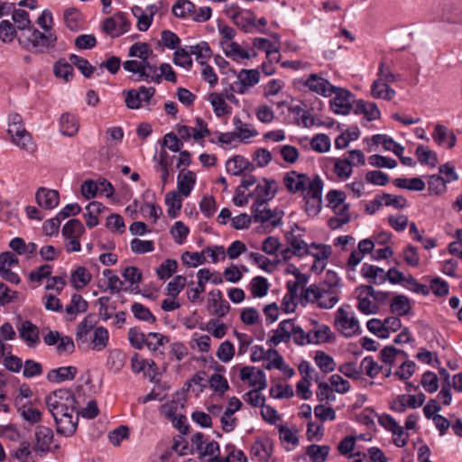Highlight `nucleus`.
Returning <instances> with one entry per match:
<instances>
[{
    "label": "nucleus",
    "instance_id": "nucleus-1",
    "mask_svg": "<svg viewBox=\"0 0 462 462\" xmlns=\"http://www.w3.org/2000/svg\"><path fill=\"white\" fill-rule=\"evenodd\" d=\"M45 402L52 417L78 411V402L73 392L69 389H59L52 392L46 397Z\"/></svg>",
    "mask_w": 462,
    "mask_h": 462
},
{
    "label": "nucleus",
    "instance_id": "nucleus-2",
    "mask_svg": "<svg viewBox=\"0 0 462 462\" xmlns=\"http://www.w3.org/2000/svg\"><path fill=\"white\" fill-rule=\"evenodd\" d=\"M18 42L23 48L26 50H30V47L32 46L35 51L44 52L55 46L57 36L51 32H42L38 29L32 27L27 34L23 32L18 38Z\"/></svg>",
    "mask_w": 462,
    "mask_h": 462
},
{
    "label": "nucleus",
    "instance_id": "nucleus-3",
    "mask_svg": "<svg viewBox=\"0 0 462 462\" xmlns=\"http://www.w3.org/2000/svg\"><path fill=\"white\" fill-rule=\"evenodd\" d=\"M301 296L307 302H316L321 309H330L338 301L336 290L321 285H310L303 289Z\"/></svg>",
    "mask_w": 462,
    "mask_h": 462
},
{
    "label": "nucleus",
    "instance_id": "nucleus-4",
    "mask_svg": "<svg viewBox=\"0 0 462 462\" xmlns=\"http://www.w3.org/2000/svg\"><path fill=\"white\" fill-rule=\"evenodd\" d=\"M323 182L319 175H315L310 179L306 173H299L296 171H291L285 173L283 177V184L291 194L300 193L304 196L310 190V187L314 182Z\"/></svg>",
    "mask_w": 462,
    "mask_h": 462
},
{
    "label": "nucleus",
    "instance_id": "nucleus-5",
    "mask_svg": "<svg viewBox=\"0 0 462 462\" xmlns=\"http://www.w3.org/2000/svg\"><path fill=\"white\" fill-rule=\"evenodd\" d=\"M349 305L340 307L335 318V325L337 329L346 337H353L359 329L358 320L347 310Z\"/></svg>",
    "mask_w": 462,
    "mask_h": 462
},
{
    "label": "nucleus",
    "instance_id": "nucleus-6",
    "mask_svg": "<svg viewBox=\"0 0 462 462\" xmlns=\"http://www.w3.org/2000/svg\"><path fill=\"white\" fill-rule=\"evenodd\" d=\"M131 23L124 13L118 12L114 16L106 18L103 22V31L112 36L119 37L128 32Z\"/></svg>",
    "mask_w": 462,
    "mask_h": 462
},
{
    "label": "nucleus",
    "instance_id": "nucleus-7",
    "mask_svg": "<svg viewBox=\"0 0 462 462\" xmlns=\"http://www.w3.org/2000/svg\"><path fill=\"white\" fill-rule=\"evenodd\" d=\"M323 186L324 182H314L310 187V190L302 196L305 201V211L309 216L315 217L321 209Z\"/></svg>",
    "mask_w": 462,
    "mask_h": 462
},
{
    "label": "nucleus",
    "instance_id": "nucleus-8",
    "mask_svg": "<svg viewBox=\"0 0 462 462\" xmlns=\"http://www.w3.org/2000/svg\"><path fill=\"white\" fill-rule=\"evenodd\" d=\"M335 97L330 101V106L334 113L347 115L352 109L354 103L353 94L342 88L335 87L333 90Z\"/></svg>",
    "mask_w": 462,
    "mask_h": 462
},
{
    "label": "nucleus",
    "instance_id": "nucleus-9",
    "mask_svg": "<svg viewBox=\"0 0 462 462\" xmlns=\"http://www.w3.org/2000/svg\"><path fill=\"white\" fill-rule=\"evenodd\" d=\"M251 208L255 223L264 224L270 221L273 227L282 224V216H278V213L267 208L266 203L254 202Z\"/></svg>",
    "mask_w": 462,
    "mask_h": 462
},
{
    "label": "nucleus",
    "instance_id": "nucleus-10",
    "mask_svg": "<svg viewBox=\"0 0 462 462\" xmlns=\"http://www.w3.org/2000/svg\"><path fill=\"white\" fill-rule=\"evenodd\" d=\"M79 412L53 416L56 423V432L59 435L71 437L77 430Z\"/></svg>",
    "mask_w": 462,
    "mask_h": 462
},
{
    "label": "nucleus",
    "instance_id": "nucleus-11",
    "mask_svg": "<svg viewBox=\"0 0 462 462\" xmlns=\"http://www.w3.org/2000/svg\"><path fill=\"white\" fill-rule=\"evenodd\" d=\"M304 86L307 87L310 91L323 97H330L333 94L335 88L328 79L316 73L310 74L309 76V78L304 82Z\"/></svg>",
    "mask_w": 462,
    "mask_h": 462
},
{
    "label": "nucleus",
    "instance_id": "nucleus-12",
    "mask_svg": "<svg viewBox=\"0 0 462 462\" xmlns=\"http://www.w3.org/2000/svg\"><path fill=\"white\" fill-rule=\"evenodd\" d=\"M8 134L12 137L13 143L21 149L25 151L32 149V137L25 130L23 124L9 125Z\"/></svg>",
    "mask_w": 462,
    "mask_h": 462
},
{
    "label": "nucleus",
    "instance_id": "nucleus-13",
    "mask_svg": "<svg viewBox=\"0 0 462 462\" xmlns=\"http://www.w3.org/2000/svg\"><path fill=\"white\" fill-rule=\"evenodd\" d=\"M37 204L44 209H52L59 205L60 195L55 189L39 188L35 194Z\"/></svg>",
    "mask_w": 462,
    "mask_h": 462
},
{
    "label": "nucleus",
    "instance_id": "nucleus-14",
    "mask_svg": "<svg viewBox=\"0 0 462 462\" xmlns=\"http://www.w3.org/2000/svg\"><path fill=\"white\" fill-rule=\"evenodd\" d=\"M53 431L51 428L45 426H37L35 430V450L42 453H47L51 449V444L53 441Z\"/></svg>",
    "mask_w": 462,
    "mask_h": 462
},
{
    "label": "nucleus",
    "instance_id": "nucleus-15",
    "mask_svg": "<svg viewBox=\"0 0 462 462\" xmlns=\"http://www.w3.org/2000/svg\"><path fill=\"white\" fill-rule=\"evenodd\" d=\"M293 329L292 319H285L280 322L277 329L273 330V335L268 340L272 346H277L282 342L288 343L291 340Z\"/></svg>",
    "mask_w": 462,
    "mask_h": 462
},
{
    "label": "nucleus",
    "instance_id": "nucleus-16",
    "mask_svg": "<svg viewBox=\"0 0 462 462\" xmlns=\"http://www.w3.org/2000/svg\"><path fill=\"white\" fill-rule=\"evenodd\" d=\"M20 337L26 343L29 347H32L40 343L39 328L30 320L22 322L18 328Z\"/></svg>",
    "mask_w": 462,
    "mask_h": 462
},
{
    "label": "nucleus",
    "instance_id": "nucleus-17",
    "mask_svg": "<svg viewBox=\"0 0 462 462\" xmlns=\"http://www.w3.org/2000/svg\"><path fill=\"white\" fill-rule=\"evenodd\" d=\"M226 167L227 172L235 176H240L245 171H253L255 169L254 165L242 155H235L229 159L226 163Z\"/></svg>",
    "mask_w": 462,
    "mask_h": 462
},
{
    "label": "nucleus",
    "instance_id": "nucleus-18",
    "mask_svg": "<svg viewBox=\"0 0 462 462\" xmlns=\"http://www.w3.org/2000/svg\"><path fill=\"white\" fill-rule=\"evenodd\" d=\"M229 405L235 406L234 410L226 409L220 420L222 424V429L226 432H230L234 430V429L236 428L237 419L232 416L236 411L240 410V408L242 407V402L238 398L231 397L229 399Z\"/></svg>",
    "mask_w": 462,
    "mask_h": 462
},
{
    "label": "nucleus",
    "instance_id": "nucleus-19",
    "mask_svg": "<svg viewBox=\"0 0 462 462\" xmlns=\"http://www.w3.org/2000/svg\"><path fill=\"white\" fill-rule=\"evenodd\" d=\"M432 137L438 144L446 145L448 149H452L456 145L457 137L455 134L443 125L438 124L435 126Z\"/></svg>",
    "mask_w": 462,
    "mask_h": 462
},
{
    "label": "nucleus",
    "instance_id": "nucleus-20",
    "mask_svg": "<svg viewBox=\"0 0 462 462\" xmlns=\"http://www.w3.org/2000/svg\"><path fill=\"white\" fill-rule=\"evenodd\" d=\"M264 184H258L255 189L256 199L254 202L267 203L274 198L277 192V184L274 180L263 179Z\"/></svg>",
    "mask_w": 462,
    "mask_h": 462
},
{
    "label": "nucleus",
    "instance_id": "nucleus-21",
    "mask_svg": "<svg viewBox=\"0 0 462 462\" xmlns=\"http://www.w3.org/2000/svg\"><path fill=\"white\" fill-rule=\"evenodd\" d=\"M78 373L76 366H61L56 369H51L48 374L47 379L51 383H61L64 381H71L75 378Z\"/></svg>",
    "mask_w": 462,
    "mask_h": 462
},
{
    "label": "nucleus",
    "instance_id": "nucleus-22",
    "mask_svg": "<svg viewBox=\"0 0 462 462\" xmlns=\"http://www.w3.org/2000/svg\"><path fill=\"white\" fill-rule=\"evenodd\" d=\"M183 172L184 170H180L178 175V189L181 195L188 197L196 182V176L191 171H188L185 173Z\"/></svg>",
    "mask_w": 462,
    "mask_h": 462
},
{
    "label": "nucleus",
    "instance_id": "nucleus-23",
    "mask_svg": "<svg viewBox=\"0 0 462 462\" xmlns=\"http://www.w3.org/2000/svg\"><path fill=\"white\" fill-rule=\"evenodd\" d=\"M60 132L64 135L74 136L79 131V122L74 115L64 113L60 119Z\"/></svg>",
    "mask_w": 462,
    "mask_h": 462
},
{
    "label": "nucleus",
    "instance_id": "nucleus-24",
    "mask_svg": "<svg viewBox=\"0 0 462 462\" xmlns=\"http://www.w3.org/2000/svg\"><path fill=\"white\" fill-rule=\"evenodd\" d=\"M91 279L90 272L83 266H79L72 272L70 282L77 290H81L90 282Z\"/></svg>",
    "mask_w": 462,
    "mask_h": 462
},
{
    "label": "nucleus",
    "instance_id": "nucleus-25",
    "mask_svg": "<svg viewBox=\"0 0 462 462\" xmlns=\"http://www.w3.org/2000/svg\"><path fill=\"white\" fill-rule=\"evenodd\" d=\"M371 95L374 98L390 101L395 96V91L385 82L374 80L371 86Z\"/></svg>",
    "mask_w": 462,
    "mask_h": 462
},
{
    "label": "nucleus",
    "instance_id": "nucleus-26",
    "mask_svg": "<svg viewBox=\"0 0 462 462\" xmlns=\"http://www.w3.org/2000/svg\"><path fill=\"white\" fill-rule=\"evenodd\" d=\"M88 309V301L80 294L74 293L70 303L66 305L65 311L68 315L75 317L79 313L86 312Z\"/></svg>",
    "mask_w": 462,
    "mask_h": 462
},
{
    "label": "nucleus",
    "instance_id": "nucleus-27",
    "mask_svg": "<svg viewBox=\"0 0 462 462\" xmlns=\"http://www.w3.org/2000/svg\"><path fill=\"white\" fill-rule=\"evenodd\" d=\"M390 308L391 311L398 316L408 315L411 310L410 300L402 294L393 298Z\"/></svg>",
    "mask_w": 462,
    "mask_h": 462
},
{
    "label": "nucleus",
    "instance_id": "nucleus-28",
    "mask_svg": "<svg viewBox=\"0 0 462 462\" xmlns=\"http://www.w3.org/2000/svg\"><path fill=\"white\" fill-rule=\"evenodd\" d=\"M288 244H290L292 250V254L297 256H303L309 254V245L300 237L293 235V230L285 235Z\"/></svg>",
    "mask_w": 462,
    "mask_h": 462
},
{
    "label": "nucleus",
    "instance_id": "nucleus-29",
    "mask_svg": "<svg viewBox=\"0 0 462 462\" xmlns=\"http://www.w3.org/2000/svg\"><path fill=\"white\" fill-rule=\"evenodd\" d=\"M85 232V227L81 221L73 218L69 220L62 227V236L65 238H75V236H81Z\"/></svg>",
    "mask_w": 462,
    "mask_h": 462
},
{
    "label": "nucleus",
    "instance_id": "nucleus-30",
    "mask_svg": "<svg viewBox=\"0 0 462 462\" xmlns=\"http://www.w3.org/2000/svg\"><path fill=\"white\" fill-rule=\"evenodd\" d=\"M109 339L108 331L104 327H97L94 330L93 337L91 339L92 348L97 351H101L107 346Z\"/></svg>",
    "mask_w": 462,
    "mask_h": 462
},
{
    "label": "nucleus",
    "instance_id": "nucleus-31",
    "mask_svg": "<svg viewBox=\"0 0 462 462\" xmlns=\"http://www.w3.org/2000/svg\"><path fill=\"white\" fill-rule=\"evenodd\" d=\"M171 11L176 17H191L192 13H195V5L189 0H178L173 5Z\"/></svg>",
    "mask_w": 462,
    "mask_h": 462
},
{
    "label": "nucleus",
    "instance_id": "nucleus-32",
    "mask_svg": "<svg viewBox=\"0 0 462 462\" xmlns=\"http://www.w3.org/2000/svg\"><path fill=\"white\" fill-rule=\"evenodd\" d=\"M250 290L252 296L254 298H262L268 293L269 283L266 278L256 276L250 282Z\"/></svg>",
    "mask_w": 462,
    "mask_h": 462
},
{
    "label": "nucleus",
    "instance_id": "nucleus-33",
    "mask_svg": "<svg viewBox=\"0 0 462 462\" xmlns=\"http://www.w3.org/2000/svg\"><path fill=\"white\" fill-rule=\"evenodd\" d=\"M165 203L168 206V216L171 218L177 217L181 208V199L177 191H171L166 194Z\"/></svg>",
    "mask_w": 462,
    "mask_h": 462
},
{
    "label": "nucleus",
    "instance_id": "nucleus-34",
    "mask_svg": "<svg viewBox=\"0 0 462 462\" xmlns=\"http://www.w3.org/2000/svg\"><path fill=\"white\" fill-rule=\"evenodd\" d=\"M260 74L257 69H242L238 74L237 82L243 88L253 87L259 82Z\"/></svg>",
    "mask_w": 462,
    "mask_h": 462
},
{
    "label": "nucleus",
    "instance_id": "nucleus-35",
    "mask_svg": "<svg viewBox=\"0 0 462 462\" xmlns=\"http://www.w3.org/2000/svg\"><path fill=\"white\" fill-rule=\"evenodd\" d=\"M12 19L16 24L18 30L23 32L27 30L30 32L32 29V22L29 18V14L25 10L16 9L12 14Z\"/></svg>",
    "mask_w": 462,
    "mask_h": 462
},
{
    "label": "nucleus",
    "instance_id": "nucleus-36",
    "mask_svg": "<svg viewBox=\"0 0 462 462\" xmlns=\"http://www.w3.org/2000/svg\"><path fill=\"white\" fill-rule=\"evenodd\" d=\"M415 154L421 164H429L431 167H435L438 163L437 154L423 145H419L416 148Z\"/></svg>",
    "mask_w": 462,
    "mask_h": 462
},
{
    "label": "nucleus",
    "instance_id": "nucleus-37",
    "mask_svg": "<svg viewBox=\"0 0 462 462\" xmlns=\"http://www.w3.org/2000/svg\"><path fill=\"white\" fill-rule=\"evenodd\" d=\"M315 362L319 369L325 374L333 372L336 368V363L333 357L323 351H318L316 353Z\"/></svg>",
    "mask_w": 462,
    "mask_h": 462
},
{
    "label": "nucleus",
    "instance_id": "nucleus-38",
    "mask_svg": "<svg viewBox=\"0 0 462 462\" xmlns=\"http://www.w3.org/2000/svg\"><path fill=\"white\" fill-rule=\"evenodd\" d=\"M272 448L261 440H255L251 447V454L260 462H268L271 457Z\"/></svg>",
    "mask_w": 462,
    "mask_h": 462
},
{
    "label": "nucleus",
    "instance_id": "nucleus-39",
    "mask_svg": "<svg viewBox=\"0 0 462 462\" xmlns=\"http://www.w3.org/2000/svg\"><path fill=\"white\" fill-rule=\"evenodd\" d=\"M461 10L453 3H446L442 7V18L451 23H458L461 20Z\"/></svg>",
    "mask_w": 462,
    "mask_h": 462
},
{
    "label": "nucleus",
    "instance_id": "nucleus-40",
    "mask_svg": "<svg viewBox=\"0 0 462 462\" xmlns=\"http://www.w3.org/2000/svg\"><path fill=\"white\" fill-rule=\"evenodd\" d=\"M208 99L217 116L227 115L231 112V107L226 105L222 96L218 93H211Z\"/></svg>",
    "mask_w": 462,
    "mask_h": 462
},
{
    "label": "nucleus",
    "instance_id": "nucleus-41",
    "mask_svg": "<svg viewBox=\"0 0 462 462\" xmlns=\"http://www.w3.org/2000/svg\"><path fill=\"white\" fill-rule=\"evenodd\" d=\"M170 342V337L161 333L150 332L147 334L145 346L153 353H157L159 346Z\"/></svg>",
    "mask_w": 462,
    "mask_h": 462
},
{
    "label": "nucleus",
    "instance_id": "nucleus-42",
    "mask_svg": "<svg viewBox=\"0 0 462 462\" xmlns=\"http://www.w3.org/2000/svg\"><path fill=\"white\" fill-rule=\"evenodd\" d=\"M178 268V262L174 259H166L156 269L157 276L160 280H167L171 278Z\"/></svg>",
    "mask_w": 462,
    "mask_h": 462
},
{
    "label": "nucleus",
    "instance_id": "nucleus-43",
    "mask_svg": "<svg viewBox=\"0 0 462 462\" xmlns=\"http://www.w3.org/2000/svg\"><path fill=\"white\" fill-rule=\"evenodd\" d=\"M153 53L150 45L146 42H135L129 49L130 57H137L142 61L148 60Z\"/></svg>",
    "mask_w": 462,
    "mask_h": 462
},
{
    "label": "nucleus",
    "instance_id": "nucleus-44",
    "mask_svg": "<svg viewBox=\"0 0 462 462\" xmlns=\"http://www.w3.org/2000/svg\"><path fill=\"white\" fill-rule=\"evenodd\" d=\"M94 314H88L85 319L78 325L76 338L77 340L85 341L87 336L94 328L96 321L94 320Z\"/></svg>",
    "mask_w": 462,
    "mask_h": 462
},
{
    "label": "nucleus",
    "instance_id": "nucleus-45",
    "mask_svg": "<svg viewBox=\"0 0 462 462\" xmlns=\"http://www.w3.org/2000/svg\"><path fill=\"white\" fill-rule=\"evenodd\" d=\"M69 62L76 66L86 78H90L94 72V67L88 60L76 54H71L69 58Z\"/></svg>",
    "mask_w": 462,
    "mask_h": 462
},
{
    "label": "nucleus",
    "instance_id": "nucleus-46",
    "mask_svg": "<svg viewBox=\"0 0 462 462\" xmlns=\"http://www.w3.org/2000/svg\"><path fill=\"white\" fill-rule=\"evenodd\" d=\"M330 448L328 446H318L312 444L307 448V455L314 462H324L329 453Z\"/></svg>",
    "mask_w": 462,
    "mask_h": 462
},
{
    "label": "nucleus",
    "instance_id": "nucleus-47",
    "mask_svg": "<svg viewBox=\"0 0 462 462\" xmlns=\"http://www.w3.org/2000/svg\"><path fill=\"white\" fill-rule=\"evenodd\" d=\"M54 73L57 77L69 81L73 79V67L71 63L60 60L54 64Z\"/></svg>",
    "mask_w": 462,
    "mask_h": 462
},
{
    "label": "nucleus",
    "instance_id": "nucleus-48",
    "mask_svg": "<svg viewBox=\"0 0 462 462\" xmlns=\"http://www.w3.org/2000/svg\"><path fill=\"white\" fill-rule=\"evenodd\" d=\"M189 51L191 55H195L197 60H203L206 61L207 60H209L212 56V51L206 42H201L200 43L190 46Z\"/></svg>",
    "mask_w": 462,
    "mask_h": 462
},
{
    "label": "nucleus",
    "instance_id": "nucleus-49",
    "mask_svg": "<svg viewBox=\"0 0 462 462\" xmlns=\"http://www.w3.org/2000/svg\"><path fill=\"white\" fill-rule=\"evenodd\" d=\"M311 331L312 335L309 344L326 343L332 339L330 328L326 325H322L319 328Z\"/></svg>",
    "mask_w": 462,
    "mask_h": 462
},
{
    "label": "nucleus",
    "instance_id": "nucleus-50",
    "mask_svg": "<svg viewBox=\"0 0 462 462\" xmlns=\"http://www.w3.org/2000/svg\"><path fill=\"white\" fill-rule=\"evenodd\" d=\"M173 62L177 66L190 69L192 66L190 51H186L183 48L177 49L173 54Z\"/></svg>",
    "mask_w": 462,
    "mask_h": 462
},
{
    "label": "nucleus",
    "instance_id": "nucleus-51",
    "mask_svg": "<svg viewBox=\"0 0 462 462\" xmlns=\"http://www.w3.org/2000/svg\"><path fill=\"white\" fill-rule=\"evenodd\" d=\"M131 310L134 316L140 320L150 321L151 323L156 321V318L150 310L139 302H134L131 307Z\"/></svg>",
    "mask_w": 462,
    "mask_h": 462
},
{
    "label": "nucleus",
    "instance_id": "nucleus-52",
    "mask_svg": "<svg viewBox=\"0 0 462 462\" xmlns=\"http://www.w3.org/2000/svg\"><path fill=\"white\" fill-rule=\"evenodd\" d=\"M429 191L435 195H440L447 190V182L444 180V177L440 175H431L430 176L429 181Z\"/></svg>",
    "mask_w": 462,
    "mask_h": 462
},
{
    "label": "nucleus",
    "instance_id": "nucleus-53",
    "mask_svg": "<svg viewBox=\"0 0 462 462\" xmlns=\"http://www.w3.org/2000/svg\"><path fill=\"white\" fill-rule=\"evenodd\" d=\"M361 372L365 370V374L371 377H375L381 371L383 366L379 365L371 356L365 357L360 365Z\"/></svg>",
    "mask_w": 462,
    "mask_h": 462
},
{
    "label": "nucleus",
    "instance_id": "nucleus-54",
    "mask_svg": "<svg viewBox=\"0 0 462 462\" xmlns=\"http://www.w3.org/2000/svg\"><path fill=\"white\" fill-rule=\"evenodd\" d=\"M420 383L430 393H435L439 389L438 376L431 371H427L422 374Z\"/></svg>",
    "mask_w": 462,
    "mask_h": 462
},
{
    "label": "nucleus",
    "instance_id": "nucleus-55",
    "mask_svg": "<svg viewBox=\"0 0 462 462\" xmlns=\"http://www.w3.org/2000/svg\"><path fill=\"white\" fill-rule=\"evenodd\" d=\"M128 338L133 347L141 350L145 346L147 334L139 331L137 328H131L128 331Z\"/></svg>",
    "mask_w": 462,
    "mask_h": 462
},
{
    "label": "nucleus",
    "instance_id": "nucleus-56",
    "mask_svg": "<svg viewBox=\"0 0 462 462\" xmlns=\"http://www.w3.org/2000/svg\"><path fill=\"white\" fill-rule=\"evenodd\" d=\"M187 279L183 275H177L167 284V294L175 298L185 287Z\"/></svg>",
    "mask_w": 462,
    "mask_h": 462
},
{
    "label": "nucleus",
    "instance_id": "nucleus-57",
    "mask_svg": "<svg viewBox=\"0 0 462 462\" xmlns=\"http://www.w3.org/2000/svg\"><path fill=\"white\" fill-rule=\"evenodd\" d=\"M310 145L318 152H328L330 148L329 137L325 134H319L311 139Z\"/></svg>",
    "mask_w": 462,
    "mask_h": 462
},
{
    "label": "nucleus",
    "instance_id": "nucleus-58",
    "mask_svg": "<svg viewBox=\"0 0 462 462\" xmlns=\"http://www.w3.org/2000/svg\"><path fill=\"white\" fill-rule=\"evenodd\" d=\"M103 274L105 277L107 278V289L112 293H118L123 289V282L120 280V278L114 274L113 271L111 269H105L103 271Z\"/></svg>",
    "mask_w": 462,
    "mask_h": 462
},
{
    "label": "nucleus",
    "instance_id": "nucleus-59",
    "mask_svg": "<svg viewBox=\"0 0 462 462\" xmlns=\"http://www.w3.org/2000/svg\"><path fill=\"white\" fill-rule=\"evenodd\" d=\"M22 418L30 424H35L42 420V412L32 406H23L19 409Z\"/></svg>",
    "mask_w": 462,
    "mask_h": 462
},
{
    "label": "nucleus",
    "instance_id": "nucleus-60",
    "mask_svg": "<svg viewBox=\"0 0 462 462\" xmlns=\"http://www.w3.org/2000/svg\"><path fill=\"white\" fill-rule=\"evenodd\" d=\"M16 36V30L14 25L7 21L3 20L0 23V39L3 42H11Z\"/></svg>",
    "mask_w": 462,
    "mask_h": 462
},
{
    "label": "nucleus",
    "instance_id": "nucleus-61",
    "mask_svg": "<svg viewBox=\"0 0 462 462\" xmlns=\"http://www.w3.org/2000/svg\"><path fill=\"white\" fill-rule=\"evenodd\" d=\"M189 230L188 226H186L181 221H177L171 229V236L179 245L183 244L189 235Z\"/></svg>",
    "mask_w": 462,
    "mask_h": 462
},
{
    "label": "nucleus",
    "instance_id": "nucleus-62",
    "mask_svg": "<svg viewBox=\"0 0 462 462\" xmlns=\"http://www.w3.org/2000/svg\"><path fill=\"white\" fill-rule=\"evenodd\" d=\"M131 249L134 254H145L152 252L154 249L153 242L151 240H141L139 238H134L131 241Z\"/></svg>",
    "mask_w": 462,
    "mask_h": 462
},
{
    "label": "nucleus",
    "instance_id": "nucleus-63",
    "mask_svg": "<svg viewBox=\"0 0 462 462\" xmlns=\"http://www.w3.org/2000/svg\"><path fill=\"white\" fill-rule=\"evenodd\" d=\"M335 173L340 178H348L352 174V162L348 159H339L335 162Z\"/></svg>",
    "mask_w": 462,
    "mask_h": 462
},
{
    "label": "nucleus",
    "instance_id": "nucleus-64",
    "mask_svg": "<svg viewBox=\"0 0 462 462\" xmlns=\"http://www.w3.org/2000/svg\"><path fill=\"white\" fill-rule=\"evenodd\" d=\"M235 355V349L233 344L226 340L220 344L217 352V356L222 361V362H228L230 361Z\"/></svg>",
    "mask_w": 462,
    "mask_h": 462
}]
</instances>
